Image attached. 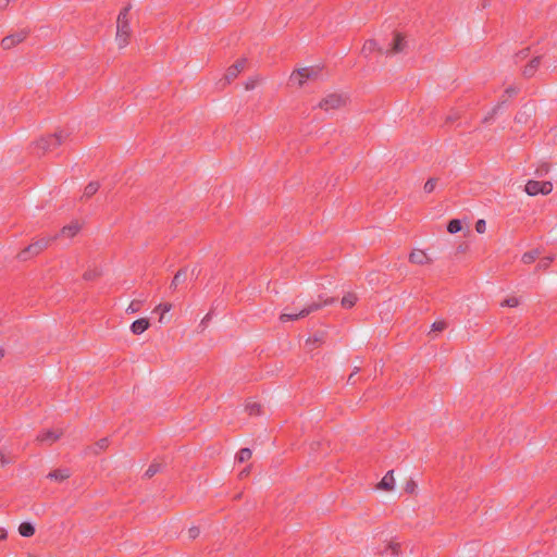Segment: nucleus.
I'll return each instance as SVG.
<instances>
[{
	"instance_id": "4be33fe9",
	"label": "nucleus",
	"mask_w": 557,
	"mask_h": 557,
	"mask_svg": "<svg viewBox=\"0 0 557 557\" xmlns=\"http://www.w3.org/2000/svg\"><path fill=\"white\" fill-rule=\"evenodd\" d=\"M186 278V270H180L173 277V281L171 283L172 288H176L178 284L184 282Z\"/></svg>"
},
{
	"instance_id": "0eeeda50",
	"label": "nucleus",
	"mask_w": 557,
	"mask_h": 557,
	"mask_svg": "<svg viewBox=\"0 0 557 557\" xmlns=\"http://www.w3.org/2000/svg\"><path fill=\"white\" fill-rule=\"evenodd\" d=\"M320 308V305L318 304H312L310 306H308L307 308H304L302 310H300L299 312H295V313H287V312H283L281 315H280V320L281 322H288V321H294V320H297L299 318H304L306 315H308L310 312L312 311H315Z\"/></svg>"
},
{
	"instance_id": "9d476101",
	"label": "nucleus",
	"mask_w": 557,
	"mask_h": 557,
	"mask_svg": "<svg viewBox=\"0 0 557 557\" xmlns=\"http://www.w3.org/2000/svg\"><path fill=\"white\" fill-rule=\"evenodd\" d=\"M25 38H26V33L20 32V33L12 34V35L4 37L1 41V45H2L3 49H11L15 45L22 42Z\"/></svg>"
},
{
	"instance_id": "2f4dec72",
	"label": "nucleus",
	"mask_w": 557,
	"mask_h": 557,
	"mask_svg": "<svg viewBox=\"0 0 557 557\" xmlns=\"http://www.w3.org/2000/svg\"><path fill=\"white\" fill-rule=\"evenodd\" d=\"M246 410L249 412V414H257L260 411V405L257 403H249L246 406Z\"/></svg>"
},
{
	"instance_id": "a18cd8bd",
	"label": "nucleus",
	"mask_w": 557,
	"mask_h": 557,
	"mask_svg": "<svg viewBox=\"0 0 557 557\" xmlns=\"http://www.w3.org/2000/svg\"><path fill=\"white\" fill-rule=\"evenodd\" d=\"M393 553H396V546L392 547Z\"/></svg>"
},
{
	"instance_id": "1a4fd4ad",
	"label": "nucleus",
	"mask_w": 557,
	"mask_h": 557,
	"mask_svg": "<svg viewBox=\"0 0 557 557\" xmlns=\"http://www.w3.org/2000/svg\"><path fill=\"white\" fill-rule=\"evenodd\" d=\"M50 238H40L38 240H36L35 243H33L32 245H29L21 255V257L23 259H25V255L26 253H33V255H38L40 251H42L45 248L48 247V245L50 244Z\"/></svg>"
},
{
	"instance_id": "4c0bfd02",
	"label": "nucleus",
	"mask_w": 557,
	"mask_h": 557,
	"mask_svg": "<svg viewBox=\"0 0 557 557\" xmlns=\"http://www.w3.org/2000/svg\"><path fill=\"white\" fill-rule=\"evenodd\" d=\"M7 537V531L3 528H0V541Z\"/></svg>"
},
{
	"instance_id": "6e6552de",
	"label": "nucleus",
	"mask_w": 557,
	"mask_h": 557,
	"mask_svg": "<svg viewBox=\"0 0 557 557\" xmlns=\"http://www.w3.org/2000/svg\"><path fill=\"white\" fill-rule=\"evenodd\" d=\"M412 264L425 265L432 263V258L422 249H413L409 255Z\"/></svg>"
},
{
	"instance_id": "dca6fc26",
	"label": "nucleus",
	"mask_w": 557,
	"mask_h": 557,
	"mask_svg": "<svg viewBox=\"0 0 557 557\" xmlns=\"http://www.w3.org/2000/svg\"><path fill=\"white\" fill-rule=\"evenodd\" d=\"M374 51H379V52L385 54L384 49L379 47L374 39L367 40L366 44L363 45L362 52L366 55H369V54H371Z\"/></svg>"
},
{
	"instance_id": "c85d7f7f",
	"label": "nucleus",
	"mask_w": 557,
	"mask_h": 557,
	"mask_svg": "<svg viewBox=\"0 0 557 557\" xmlns=\"http://www.w3.org/2000/svg\"><path fill=\"white\" fill-rule=\"evenodd\" d=\"M160 470V465L159 463H152L150 465V467L147 469V471L145 472V476L150 479L152 478L156 473H158Z\"/></svg>"
},
{
	"instance_id": "ddd939ff",
	"label": "nucleus",
	"mask_w": 557,
	"mask_h": 557,
	"mask_svg": "<svg viewBox=\"0 0 557 557\" xmlns=\"http://www.w3.org/2000/svg\"><path fill=\"white\" fill-rule=\"evenodd\" d=\"M245 65H246V61L239 60L238 62H236L235 64L230 66L225 74V79L230 82V81L234 79L235 77H237V75L245 69Z\"/></svg>"
},
{
	"instance_id": "a211bd4d",
	"label": "nucleus",
	"mask_w": 557,
	"mask_h": 557,
	"mask_svg": "<svg viewBox=\"0 0 557 557\" xmlns=\"http://www.w3.org/2000/svg\"><path fill=\"white\" fill-rule=\"evenodd\" d=\"M540 63H541V60L540 58H534L533 60H531V62L524 67L523 70V74L528 77H531L534 75V73L536 72V70L539 69L540 66Z\"/></svg>"
},
{
	"instance_id": "72a5a7b5",
	"label": "nucleus",
	"mask_w": 557,
	"mask_h": 557,
	"mask_svg": "<svg viewBox=\"0 0 557 557\" xmlns=\"http://www.w3.org/2000/svg\"><path fill=\"white\" fill-rule=\"evenodd\" d=\"M171 308H172V305L169 302L160 304L159 306H157L156 311H160L161 313H166L171 310Z\"/></svg>"
},
{
	"instance_id": "b1692460",
	"label": "nucleus",
	"mask_w": 557,
	"mask_h": 557,
	"mask_svg": "<svg viewBox=\"0 0 557 557\" xmlns=\"http://www.w3.org/2000/svg\"><path fill=\"white\" fill-rule=\"evenodd\" d=\"M520 304V299L515 296L507 297L500 305L502 307L516 308Z\"/></svg>"
},
{
	"instance_id": "473e14b6",
	"label": "nucleus",
	"mask_w": 557,
	"mask_h": 557,
	"mask_svg": "<svg viewBox=\"0 0 557 557\" xmlns=\"http://www.w3.org/2000/svg\"><path fill=\"white\" fill-rule=\"evenodd\" d=\"M475 231L479 234L485 233V231H486V221L483 220V219L478 220L476 223H475Z\"/></svg>"
},
{
	"instance_id": "f03ea898",
	"label": "nucleus",
	"mask_w": 557,
	"mask_h": 557,
	"mask_svg": "<svg viewBox=\"0 0 557 557\" xmlns=\"http://www.w3.org/2000/svg\"><path fill=\"white\" fill-rule=\"evenodd\" d=\"M320 74V69L317 66H306L294 71L290 74L289 82L298 87L304 86L308 81H314Z\"/></svg>"
},
{
	"instance_id": "bb28decb",
	"label": "nucleus",
	"mask_w": 557,
	"mask_h": 557,
	"mask_svg": "<svg viewBox=\"0 0 557 557\" xmlns=\"http://www.w3.org/2000/svg\"><path fill=\"white\" fill-rule=\"evenodd\" d=\"M99 188V184L96 183V182H91L89 183L86 187H85V190H84V196L85 197H91L94 194H96V191L98 190Z\"/></svg>"
},
{
	"instance_id": "7c9ffc66",
	"label": "nucleus",
	"mask_w": 557,
	"mask_h": 557,
	"mask_svg": "<svg viewBox=\"0 0 557 557\" xmlns=\"http://www.w3.org/2000/svg\"><path fill=\"white\" fill-rule=\"evenodd\" d=\"M141 302L138 300H133L128 307L126 308L127 313H136L140 309Z\"/></svg>"
},
{
	"instance_id": "4468645a",
	"label": "nucleus",
	"mask_w": 557,
	"mask_h": 557,
	"mask_svg": "<svg viewBox=\"0 0 557 557\" xmlns=\"http://www.w3.org/2000/svg\"><path fill=\"white\" fill-rule=\"evenodd\" d=\"M150 326V322L146 318H140L134 321L131 325V331L133 334L139 335L143 334Z\"/></svg>"
},
{
	"instance_id": "7ed1b4c3",
	"label": "nucleus",
	"mask_w": 557,
	"mask_h": 557,
	"mask_svg": "<svg viewBox=\"0 0 557 557\" xmlns=\"http://www.w3.org/2000/svg\"><path fill=\"white\" fill-rule=\"evenodd\" d=\"M347 99L348 98L344 94L332 92L323 97L318 107L325 112H331L346 106Z\"/></svg>"
},
{
	"instance_id": "412c9836",
	"label": "nucleus",
	"mask_w": 557,
	"mask_h": 557,
	"mask_svg": "<svg viewBox=\"0 0 557 557\" xmlns=\"http://www.w3.org/2000/svg\"><path fill=\"white\" fill-rule=\"evenodd\" d=\"M358 297L355 293H347L343 298H342V306L344 308H351L355 306L356 301H357Z\"/></svg>"
},
{
	"instance_id": "58836bf2",
	"label": "nucleus",
	"mask_w": 557,
	"mask_h": 557,
	"mask_svg": "<svg viewBox=\"0 0 557 557\" xmlns=\"http://www.w3.org/2000/svg\"><path fill=\"white\" fill-rule=\"evenodd\" d=\"M159 321H160L161 323H165V322H168V321H169V320L166 319V317H165V313H161Z\"/></svg>"
},
{
	"instance_id": "6ab92c4d",
	"label": "nucleus",
	"mask_w": 557,
	"mask_h": 557,
	"mask_svg": "<svg viewBox=\"0 0 557 557\" xmlns=\"http://www.w3.org/2000/svg\"><path fill=\"white\" fill-rule=\"evenodd\" d=\"M18 533L24 536V537H29L32 535H34L35 533V528L32 523L29 522H23L20 524L18 527Z\"/></svg>"
},
{
	"instance_id": "37998d69",
	"label": "nucleus",
	"mask_w": 557,
	"mask_h": 557,
	"mask_svg": "<svg viewBox=\"0 0 557 557\" xmlns=\"http://www.w3.org/2000/svg\"><path fill=\"white\" fill-rule=\"evenodd\" d=\"M550 260L552 259H548V261H544L543 267H546Z\"/></svg>"
},
{
	"instance_id": "79ce46f5",
	"label": "nucleus",
	"mask_w": 557,
	"mask_h": 557,
	"mask_svg": "<svg viewBox=\"0 0 557 557\" xmlns=\"http://www.w3.org/2000/svg\"><path fill=\"white\" fill-rule=\"evenodd\" d=\"M506 92H507V94H515V92H516V90H515L513 88H508V89L506 90Z\"/></svg>"
},
{
	"instance_id": "423d86ee",
	"label": "nucleus",
	"mask_w": 557,
	"mask_h": 557,
	"mask_svg": "<svg viewBox=\"0 0 557 557\" xmlns=\"http://www.w3.org/2000/svg\"><path fill=\"white\" fill-rule=\"evenodd\" d=\"M407 48V40L400 33H394L393 39L388 48L384 49L386 55H395L401 53Z\"/></svg>"
},
{
	"instance_id": "9b49d317",
	"label": "nucleus",
	"mask_w": 557,
	"mask_h": 557,
	"mask_svg": "<svg viewBox=\"0 0 557 557\" xmlns=\"http://www.w3.org/2000/svg\"><path fill=\"white\" fill-rule=\"evenodd\" d=\"M63 434L62 430H47L38 436V441L42 443L52 444L58 441Z\"/></svg>"
},
{
	"instance_id": "f257e3e1",
	"label": "nucleus",
	"mask_w": 557,
	"mask_h": 557,
	"mask_svg": "<svg viewBox=\"0 0 557 557\" xmlns=\"http://www.w3.org/2000/svg\"><path fill=\"white\" fill-rule=\"evenodd\" d=\"M127 16L128 8L123 9L117 16L115 42L119 48L126 47L131 36V28Z\"/></svg>"
},
{
	"instance_id": "aec40b11",
	"label": "nucleus",
	"mask_w": 557,
	"mask_h": 557,
	"mask_svg": "<svg viewBox=\"0 0 557 557\" xmlns=\"http://www.w3.org/2000/svg\"><path fill=\"white\" fill-rule=\"evenodd\" d=\"M445 329L446 323L444 321H435L431 326L429 335L434 338L438 335V333L443 332Z\"/></svg>"
},
{
	"instance_id": "cd10ccee",
	"label": "nucleus",
	"mask_w": 557,
	"mask_h": 557,
	"mask_svg": "<svg viewBox=\"0 0 557 557\" xmlns=\"http://www.w3.org/2000/svg\"><path fill=\"white\" fill-rule=\"evenodd\" d=\"M251 455H252V453L249 448H243L239 450V453L237 455V460L239 462H245L251 458Z\"/></svg>"
},
{
	"instance_id": "a19ab883",
	"label": "nucleus",
	"mask_w": 557,
	"mask_h": 557,
	"mask_svg": "<svg viewBox=\"0 0 557 557\" xmlns=\"http://www.w3.org/2000/svg\"><path fill=\"white\" fill-rule=\"evenodd\" d=\"M92 277H94V275H92V274H90V273H85V278H86V280H90V278H92Z\"/></svg>"
},
{
	"instance_id": "c756f323",
	"label": "nucleus",
	"mask_w": 557,
	"mask_h": 557,
	"mask_svg": "<svg viewBox=\"0 0 557 557\" xmlns=\"http://www.w3.org/2000/svg\"><path fill=\"white\" fill-rule=\"evenodd\" d=\"M109 441L108 438H101L97 442L96 446L94 447V453L98 454L100 450H104L108 447Z\"/></svg>"
},
{
	"instance_id": "e433bc0d",
	"label": "nucleus",
	"mask_w": 557,
	"mask_h": 557,
	"mask_svg": "<svg viewBox=\"0 0 557 557\" xmlns=\"http://www.w3.org/2000/svg\"><path fill=\"white\" fill-rule=\"evenodd\" d=\"M7 463H9V460L5 458V455L2 451H0V465L4 466Z\"/></svg>"
},
{
	"instance_id": "f3484780",
	"label": "nucleus",
	"mask_w": 557,
	"mask_h": 557,
	"mask_svg": "<svg viewBox=\"0 0 557 557\" xmlns=\"http://www.w3.org/2000/svg\"><path fill=\"white\" fill-rule=\"evenodd\" d=\"M69 476H70V471L66 469H58L48 474V478L50 480H54V481H59V482L64 481Z\"/></svg>"
},
{
	"instance_id": "c03bdc74",
	"label": "nucleus",
	"mask_w": 557,
	"mask_h": 557,
	"mask_svg": "<svg viewBox=\"0 0 557 557\" xmlns=\"http://www.w3.org/2000/svg\"><path fill=\"white\" fill-rule=\"evenodd\" d=\"M4 356V351L2 349H0V358H2Z\"/></svg>"
},
{
	"instance_id": "c9c22d12",
	"label": "nucleus",
	"mask_w": 557,
	"mask_h": 557,
	"mask_svg": "<svg viewBox=\"0 0 557 557\" xmlns=\"http://www.w3.org/2000/svg\"><path fill=\"white\" fill-rule=\"evenodd\" d=\"M200 534V530L198 527H191L188 530V536L189 539H196Z\"/></svg>"
},
{
	"instance_id": "f8f14e48",
	"label": "nucleus",
	"mask_w": 557,
	"mask_h": 557,
	"mask_svg": "<svg viewBox=\"0 0 557 557\" xmlns=\"http://www.w3.org/2000/svg\"><path fill=\"white\" fill-rule=\"evenodd\" d=\"M395 487L394 471H388L377 484V488L385 492H391Z\"/></svg>"
},
{
	"instance_id": "20e7f679",
	"label": "nucleus",
	"mask_w": 557,
	"mask_h": 557,
	"mask_svg": "<svg viewBox=\"0 0 557 557\" xmlns=\"http://www.w3.org/2000/svg\"><path fill=\"white\" fill-rule=\"evenodd\" d=\"M67 132L58 131L53 135L41 137L36 145L44 152L50 151L60 146L65 140V138H67Z\"/></svg>"
},
{
	"instance_id": "a878e982",
	"label": "nucleus",
	"mask_w": 557,
	"mask_h": 557,
	"mask_svg": "<svg viewBox=\"0 0 557 557\" xmlns=\"http://www.w3.org/2000/svg\"><path fill=\"white\" fill-rule=\"evenodd\" d=\"M539 256V252L536 250L529 251L522 255V262L525 264L532 263Z\"/></svg>"
},
{
	"instance_id": "2eb2a0df",
	"label": "nucleus",
	"mask_w": 557,
	"mask_h": 557,
	"mask_svg": "<svg viewBox=\"0 0 557 557\" xmlns=\"http://www.w3.org/2000/svg\"><path fill=\"white\" fill-rule=\"evenodd\" d=\"M81 231V224L78 222H71L69 225H65L61 231V236L66 238H72L78 234Z\"/></svg>"
},
{
	"instance_id": "5701e85b",
	"label": "nucleus",
	"mask_w": 557,
	"mask_h": 557,
	"mask_svg": "<svg viewBox=\"0 0 557 557\" xmlns=\"http://www.w3.org/2000/svg\"><path fill=\"white\" fill-rule=\"evenodd\" d=\"M404 490L406 493L416 494L418 490V484L413 479H408L405 482Z\"/></svg>"
},
{
	"instance_id": "f704fd0d",
	"label": "nucleus",
	"mask_w": 557,
	"mask_h": 557,
	"mask_svg": "<svg viewBox=\"0 0 557 557\" xmlns=\"http://www.w3.org/2000/svg\"><path fill=\"white\" fill-rule=\"evenodd\" d=\"M435 181L434 180H429L425 184H424V190L426 193H432L435 188Z\"/></svg>"
},
{
	"instance_id": "39448f33",
	"label": "nucleus",
	"mask_w": 557,
	"mask_h": 557,
	"mask_svg": "<svg viewBox=\"0 0 557 557\" xmlns=\"http://www.w3.org/2000/svg\"><path fill=\"white\" fill-rule=\"evenodd\" d=\"M524 190L529 196L548 195L553 190V185L550 182L529 181Z\"/></svg>"
},
{
	"instance_id": "393cba45",
	"label": "nucleus",
	"mask_w": 557,
	"mask_h": 557,
	"mask_svg": "<svg viewBox=\"0 0 557 557\" xmlns=\"http://www.w3.org/2000/svg\"><path fill=\"white\" fill-rule=\"evenodd\" d=\"M462 230L461 222L457 219L451 220L448 223L447 231L451 234L460 232Z\"/></svg>"
},
{
	"instance_id": "ea45409f",
	"label": "nucleus",
	"mask_w": 557,
	"mask_h": 557,
	"mask_svg": "<svg viewBox=\"0 0 557 557\" xmlns=\"http://www.w3.org/2000/svg\"><path fill=\"white\" fill-rule=\"evenodd\" d=\"M253 86H255V83H249L246 85V89H251V88H253Z\"/></svg>"
}]
</instances>
